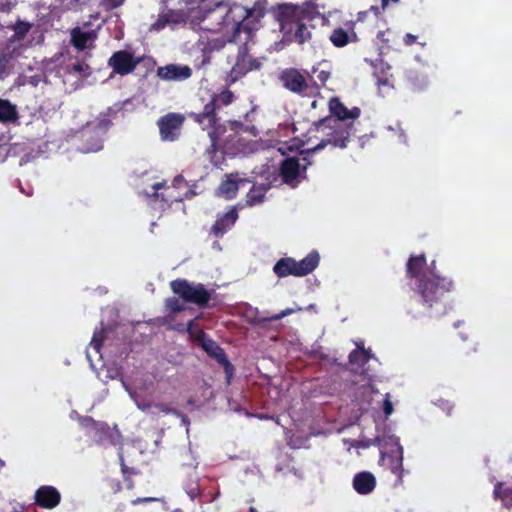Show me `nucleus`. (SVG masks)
I'll return each mask as SVG.
<instances>
[{
	"label": "nucleus",
	"instance_id": "nucleus-42",
	"mask_svg": "<svg viewBox=\"0 0 512 512\" xmlns=\"http://www.w3.org/2000/svg\"><path fill=\"white\" fill-rule=\"evenodd\" d=\"M377 85L380 94H382L385 90H389L393 87L388 78L379 79L377 81Z\"/></svg>",
	"mask_w": 512,
	"mask_h": 512
},
{
	"label": "nucleus",
	"instance_id": "nucleus-8",
	"mask_svg": "<svg viewBox=\"0 0 512 512\" xmlns=\"http://www.w3.org/2000/svg\"><path fill=\"white\" fill-rule=\"evenodd\" d=\"M280 79L283 86L294 93L311 96L318 92V84L306 80L296 69L283 71Z\"/></svg>",
	"mask_w": 512,
	"mask_h": 512
},
{
	"label": "nucleus",
	"instance_id": "nucleus-41",
	"mask_svg": "<svg viewBox=\"0 0 512 512\" xmlns=\"http://www.w3.org/2000/svg\"><path fill=\"white\" fill-rule=\"evenodd\" d=\"M166 306L174 312L181 311L183 309V306L180 304L178 299L170 298L166 301Z\"/></svg>",
	"mask_w": 512,
	"mask_h": 512
},
{
	"label": "nucleus",
	"instance_id": "nucleus-10",
	"mask_svg": "<svg viewBox=\"0 0 512 512\" xmlns=\"http://www.w3.org/2000/svg\"><path fill=\"white\" fill-rule=\"evenodd\" d=\"M121 383L139 410L151 414H156L155 410L164 414H178V411L172 409L167 403H152L151 401L142 398L141 395L130 387L123 379H121Z\"/></svg>",
	"mask_w": 512,
	"mask_h": 512
},
{
	"label": "nucleus",
	"instance_id": "nucleus-5",
	"mask_svg": "<svg viewBox=\"0 0 512 512\" xmlns=\"http://www.w3.org/2000/svg\"><path fill=\"white\" fill-rule=\"evenodd\" d=\"M170 285L172 291L186 302L203 306L207 304L211 298V293L200 283L177 279L172 281Z\"/></svg>",
	"mask_w": 512,
	"mask_h": 512
},
{
	"label": "nucleus",
	"instance_id": "nucleus-37",
	"mask_svg": "<svg viewBox=\"0 0 512 512\" xmlns=\"http://www.w3.org/2000/svg\"><path fill=\"white\" fill-rule=\"evenodd\" d=\"M80 0H56L55 6L62 10H77L80 7Z\"/></svg>",
	"mask_w": 512,
	"mask_h": 512
},
{
	"label": "nucleus",
	"instance_id": "nucleus-26",
	"mask_svg": "<svg viewBox=\"0 0 512 512\" xmlns=\"http://www.w3.org/2000/svg\"><path fill=\"white\" fill-rule=\"evenodd\" d=\"M96 429L100 432V442H108L112 445L121 444V434L116 428H110L104 423H98L96 424Z\"/></svg>",
	"mask_w": 512,
	"mask_h": 512
},
{
	"label": "nucleus",
	"instance_id": "nucleus-58",
	"mask_svg": "<svg viewBox=\"0 0 512 512\" xmlns=\"http://www.w3.org/2000/svg\"><path fill=\"white\" fill-rule=\"evenodd\" d=\"M173 512H183V511H182V510H180V509H176V510H174Z\"/></svg>",
	"mask_w": 512,
	"mask_h": 512
},
{
	"label": "nucleus",
	"instance_id": "nucleus-22",
	"mask_svg": "<svg viewBox=\"0 0 512 512\" xmlns=\"http://www.w3.org/2000/svg\"><path fill=\"white\" fill-rule=\"evenodd\" d=\"M237 218V210L235 208L230 209L227 213L216 220L215 224L212 226V232L216 236H222L235 224Z\"/></svg>",
	"mask_w": 512,
	"mask_h": 512
},
{
	"label": "nucleus",
	"instance_id": "nucleus-19",
	"mask_svg": "<svg viewBox=\"0 0 512 512\" xmlns=\"http://www.w3.org/2000/svg\"><path fill=\"white\" fill-rule=\"evenodd\" d=\"M355 22H349V30H345L341 27L336 28L332 31L329 36L331 43L338 48L344 47L349 43H355L358 41L356 32L354 31Z\"/></svg>",
	"mask_w": 512,
	"mask_h": 512
},
{
	"label": "nucleus",
	"instance_id": "nucleus-51",
	"mask_svg": "<svg viewBox=\"0 0 512 512\" xmlns=\"http://www.w3.org/2000/svg\"><path fill=\"white\" fill-rule=\"evenodd\" d=\"M400 0H381V7H382V10H385L386 7L388 6V4L390 2L394 3V4H397L399 3Z\"/></svg>",
	"mask_w": 512,
	"mask_h": 512
},
{
	"label": "nucleus",
	"instance_id": "nucleus-20",
	"mask_svg": "<svg viewBox=\"0 0 512 512\" xmlns=\"http://www.w3.org/2000/svg\"><path fill=\"white\" fill-rule=\"evenodd\" d=\"M352 485L358 494L368 495L372 493L376 487V478L371 472L362 471L355 474Z\"/></svg>",
	"mask_w": 512,
	"mask_h": 512
},
{
	"label": "nucleus",
	"instance_id": "nucleus-55",
	"mask_svg": "<svg viewBox=\"0 0 512 512\" xmlns=\"http://www.w3.org/2000/svg\"><path fill=\"white\" fill-rule=\"evenodd\" d=\"M279 151H280L282 154H284V153H285V147H280V148H279Z\"/></svg>",
	"mask_w": 512,
	"mask_h": 512
},
{
	"label": "nucleus",
	"instance_id": "nucleus-40",
	"mask_svg": "<svg viewBox=\"0 0 512 512\" xmlns=\"http://www.w3.org/2000/svg\"><path fill=\"white\" fill-rule=\"evenodd\" d=\"M298 310H301V308L300 307H298L296 309H294V308H287V309L281 311L280 313L275 314V315L267 318V320H269V321L280 320V319H282V318H284V317H286V316H288V315H290V314H292V313H294L295 311H298Z\"/></svg>",
	"mask_w": 512,
	"mask_h": 512
},
{
	"label": "nucleus",
	"instance_id": "nucleus-21",
	"mask_svg": "<svg viewBox=\"0 0 512 512\" xmlns=\"http://www.w3.org/2000/svg\"><path fill=\"white\" fill-rule=\"evenodd\" d=\"M31 28V24L24 21H18L14 26V35L10 39L6 51L12 52L14 47L16 48V51H21V54L23 53L25 47L21 43L26 34L29 32Z\"/></svg>",
	"mask_w": 512,
	"mask_h": 512
},
{
	"label": "nucleus",
	"instance_id": "nucleus-36",
	"mask_svg": "<svg viewBox=\"0 0 512 512\" xmlns=\"http://www.w3.org/2000/svg\"><path fill=\"white\" fill-rule=\"evenodd\" d=\"M309 75L311 77V80H309L310 82H315L317 84V81H319L324 85L330 77V72L327 70H320L318 67H313Z\"/></svg>",
	"mask_w": 512,
	"mask_h": 512
},
{
	"label": "nucleus",
	"instance_id": "nucleus-11",
	"mask_svg": "<svg viewBox=\"0 0 512 512\" xmlns=\"http://www.w3.org/2000/svg\"><path fill=\"white\" fill-rule=\"evenodd\" d=\"M140 63V58H136L131 52L120 50L109 58L108 65L113 72L119 75H127L134 71Z\"/></svg>",
	"mask_w": 512,
	"mask_h": 512
},
{
	"label": "nucleus",
	"instance_id": "nucleus-2",
	"mask_svg": "<svg viewBox=\"0 0 512 512\" xmlns=\"http://www.w3.org/2000/svg\"><path fill=\"white\" fill-rule=\"evenodd\" d=\"M316 18H321L323 25L329 23V19L321 14L318 6L311 1H306L302 5L283 4L279 6L277 12L281 31L287 35L289 40L297 41L300 44L310 38V31L305 22Z\"/></svg>",
	"mask_w": 512,
	"mask_h": 512
},
{
	"label": "nucleus",
	"instance_id": "nucleus-38",
	"mask_svg": "<svg viewBox=\"0 0 512 512\" xmlns=\"http://www.w3.org/2000/svg\"><path fill=\"white\" fill-rule=\"evenodd\" d=\"M173 187H175L177 190H181L182 192H186L187 193V198L188 197H191L192 195H194V193L191 192V190L188 188V185L185 181V179L183 178L182 175H178L174 178L173 180V183L172 185Z\"/></svg>",
	"mask_w": 512,
	"mask_h": 512
},
{
	"label": "nucleus",
	"instance_id": "nucleus-32",
	"mask_svg": "<svg viewBox=\"0 0 512 512\" xmlns=\"http://www.w3.org/2000/svg\"><path fill=\"white\" fill-rule=\"evenodd\" d=\"M426 264V258L424 255L411 257L407 263V273L411 277H417L420 270Z\"/></svg>",
	"mask_w": 512,
	"mask_h": 512
},
{
	"label": "nucleus",
	"instance_id": "nucleus-12",
	"mask_svg": "<svg viewBox=\"0 0 512 512\" xmlns=\"http://www.w3.org/2000/svg\"><path fill=\"white\" fill-rule=\"evenodd\" d=\"M145 193L152 200L157 201L161 198V201L167 204L174 201H182L184 198H187L186 192L177 190L173 186H165V184L161 182H157L152 185V193H149L148 191H145Z\"/></svg>",
	"mask_w": 512,
	"mask_h": 512
},
{
	"label": "nucleus",
	"instance_id": "nucleus-39",
	"mask_svg": "<svg viewBox=\"0 0 512 512\" xmlns=\"http://www.w3.org/2000/svg\"><path fill=\"white\" fill-rule=\"evenodd\" d=\"M168 24L165 12L159 14L157 20L150 26L151 32H159L163 30Z\"/></svg>",
	"mask_w": 512,
	"mask_h": 512
},
{
	"label": "nucleus",
	"instance_id": "nucleus-6",
	"mask_svg": "<svg viewBox=\"0 0 512 512\" xmlns=\"http://www.w3.org/2000/svg\"><path fill=\"white\" fill-rule=\"evenodd\" d=\"M376 441L380 446L386 447L390 445L395 448V450L391 449V454L382 451L381 459L401 481L403 477V448L400 445L399 438L395 435L377 436Z\"/></svg>",
	"mask_w": 512,
	"mask_h": 512
},
{
	"label": "nucleus",
	"instance_id": "nucleus-28",
	"mask_svg": "<svg viewBox=\"0 0 512 512\" xmlns=\"http://www.w3.org/2000/svg\"><path fill=\"white\" fill-rule=\"evenodd\" d=\"M18 119V112L15 105L0 98V122H15Z\"/></svg>",
	"mask_w": 512,
	"mask_h": 512
},
{
	"label": "nucleus",
	"instance_id": "nucleus-44",
	"mask_svg": "<svg viewBox=\"0 0 512 512\" xmlns=\"http://www.w3.org/2000/svg\"><path fill=\"white\" fill-rule=\"evenodd\" d=\"M186 493L190 497L191 500H194L199 495L198 485L195 484L192 487L187 488Z\"/></svg>",
	"mask_w": 512,
	"mask_h": 512
},
{
	"label": "nucleus",
	"instance_id": "nucleus-3",
	"mask_svg": "<svg viewBox=\"0 0 512 512\" xmlns=\"http://www.w3.org/2000/svg\"><path fill=\"white\" fill-rule=\"evenodd\" d=\"M329 109L335 119H325L320 124V128L331 129V132L327 134V138L322 139L316 146L308 148L307 151L316 152L329 144L335 147L345 148L347 146L348 139L351 134L352 125L343 123L344 120L356 119L360 116V109L354 107L348 110L338 98H332L329 101Z\"/></svg>",
	"mask_w": 512,
	"mask_h": 512
},
{
	"label": "nucleus",
	"instance_id": "nucleus-35",
	"mask_svg": "<svg viewBox=\"0 0 512 512\" xmlns=\"http://www.w3.org/2000/svg\"><path fill=\"white\" fill-rule=\"evenodd\" d=\"M102 340H103V330L101 329L99 331H95L93 334L92 340L89 344V349L86 352L87 358L90 361V363H92L90 349H93L96 353H99ZM91 366H93V364H91Z\"/></svg>",
	"mask_w": 512,
	"mask_h": 512
},
{
	"label": "nucleus",
	"instance_id": "nucleus-47",
	"mask_svg": "<svg viewBox=\"0 0 512 512\" xmlns=\"http://www.w3.org/2000/svg\"><path fill=\"white\" fill-rule=\"evenodd\" d=\"M71 69L74 72L81 73L86 71L88 66L86 64H74Z\"/></svg>",
	"mask_w": 512,
	"mask_h": 512
},
{
	"label": "nucleus",
	"instance_id": "nucleus-18",
	"mask_svg": "<svg viewBox=\"0 0 512 512\" xmlns=\"http://www.w3.org/2000/svg\"><path fill=\"white\" fill-rule=\"evenodd\" d=\"M201 343L203 349L222 364L228 377H231L233 373V366L227 359L224 350L216 342L205 337L201 338Z\"/></svg>",
	"mask_w": 512,
	"mask_h": 512
},
{
	"label": "nucleus",
	"instance_id": "nucleus-56",
	"mask_svg": "<svg viewBox=\"0 0 512 512\" xmlns=\"http://www.w3.org/2000/svg\"><path fill=\"white\" fill-rule=\"evenodd\" d=\"M400 137L403 138V141H405V135L401 132Z\"/></svg>",
	"mask_w": 512,
	"mask_h": 512
},
{
	"label": "nucleus",
	"instance_id": "nucleus-31",
	"mask_svg": "<svg viewBox=\"0 0 512 512\" xmlns=\"http://www.w3.org/2000/svg\"><path fill=\"white\" fill-rule=\"evenodd\" d=\"M372 358L370 350H366L357 344V349L352 351L349 355V362L351 364H365Z\"/></svg>",
	"mask_w": 512,
	"mask_h": 512
},
{
	"label": "nucleus",
	"instance_id": "nucleus-14",
	"mask_svg": "<svg viewBox=\"0 0 512 512\" xmlns=\"http://www.w3.org/2000/svg\"><path fill=\"white\" fill-rule=\"evenodd\" d=\"M421 295L425 302H432L452 288V281L446 278H436L420 285Z\"/></svg>",
	"mask_w": 512,
	"mask_h": 512
},
{
	"label": "nucleus",
	"instance_id": "nucleus-1",
	"mask_svg": "<svg viewBox=\"0 0 512 512\" xmlns=\"http://www.w3.org/2000/svg\"><path fill=\"white\" fill-rule=\"evenodd\" d=\"M185 9L165 12L169 25L184 24L193 30H200L198 47L204 53L203 64L208 62L207 53L223 48L227 43L237 41L242 34L247 42L251 36L245 21L251 11L239 4L212 0H184Z\"/></svg>",
	"mask_w": 512,
	"mask_h": 512
},
{
	"label": "nucleus",
	"instance_id": "nucleus-43",
	"mask_svg": "<svg viewBox=\"0 0 512 512\" xmlns=\"http://www.w3.org/2000/svg\"><path fill=\"white\" fill-rule=\"evenodd\" d=\"M383 410H384V413L386 414V416L391 415L393 412V405L390 400V395L388 393L385 395V399H384V403H383Z\"/></svg>",
	"mask_w": 512,
	"mask_h": 512
},
{
	"label": "nucleus",
	"instance_id": "nucleus-25",
	"mask_svg": "<svg viewBox=\"0 0 512 512\" xmlns=\"http://www.w3.org/2000/svg\"><path fill=\"white\" fill-rule=\"evenodd\" d=\"M243 181L239 179L238 174H231L218 188V195L225 199H232L236 196L239 184Z\"/></svg>",
	"mask_w": 512,
	"mask_h": 512
},
{
	"label": "nucleus",
	"instance_id": "nucleus-59",
	"mask_svg": "<svg viewBox=\"0 0 512 512\" xmlns=\"http://www.w3.org/2000/svg\"><path fill=\"white\" fill-rule=\"evenodd\" d=\"M250 512H254V508L253 507L250 508Z\"/></svg>",
	"mask_w": 512,
	"mask_h": 512
},
{
	"label": "nucleus",
	"instance_id": "nucleus-30",
	"mask_svg": "<svg viewBox=\"0 0 512 512\" xmlns=\"http://www.w3.org/2000/svg\"><path fill=\"white\" fill-rule=\"evenodd\" d=\"M21 55V51H16V48L12 52L4 51L0 56V80L8 76L10 70V61L13 58H17Z\"/></svg>",
	"mask_w": 512,
	"mask_h": 512
},
{
	"label": "nucleus",
	"instance_id": "nucleus-49",
	"mask_svg": "<svg viewBox=\"0 0 512 512\" xmlns=\"http://www.w3.org/2000/svg\"><path fill=\"white\" fill-rule=\"evenodd\" d=\"M157 498H152V497H147V498H137L135 500L132 501V503L134 505H137V504H140V503H144V502H151V501H156Z\"/></svg>",
	"mask_w": 512,
	"mask_h": 512
},
{
	"label": "nucleus",
	"instance_id": "nucleus-23",
	"mask_svg": "<svg viewBox=\"0 0 512 512\" xmlns=\"http://www.w3.org/2000/svg\"><path fill=\"white\" fill-rule=\"evenodd\" d=\"M253 68L252 63L249 59V56L246 53L245 49H239V53L237 56V61L233 68L231 69L230 77L232 81H235L241 75L250 71Z\"/></svg>",
	"mask_w": 512,
	"mask_h": 512
},
{
	"label": "nucleus",
	"instance_id": "nucleus-46",
	"mask_svg": "<svg viewBox=\"0 0 512 512\" xmlns=\"http://www.w3.org/2000/svg\"><path fill=\"white\" fill-rule=\"evenodd\" d=\"M104 3L110 8L121 6L125 0H103Z\"/></svg>",
	"mask_w": 512,
	"mask_h": 512
},
{
	"label": "nucleus",
	"instance_id": "nucleus-53",
	"mask_svg": "<svg viewBox=\"0 0 512 512\" xmlns=\"http://www.w3.org/2000/svg\"><path fill=\"white\" fill-rule=\"evenodd\" d=\"M369 11L373 12L376 16L380 14V9L377 6H371Z\"/></svg>",
	"mask_w": 512,
	"mask_h": 512
},
{
	"label": "nucleus",
	"instance_id": "nucleus-13",
	"mask_svg": "<svg viewBox=\"0 0 512 512\" xmlns=\"http://www.w3.org/2000/svg\"><path fill=\"white\" fill-rule=\"evenodd\" d=\"M302 162L294 157H288L283 160L281 165V175L284 182L293 184L294 181L298 180L305 172L310 162L307 161L306 157L302 158Z\"/></svg>",
	"mask_w": 512,
	"mask_h": 512
},
{
	"label": "nucleus",
	"instance_id": "nucleus-54",
	"mask_svg": "<svg viewBox=\"0 0 512 512\" xmlns=\"http://www.w3.org/2000/svg\"><path fill=\"white\" fill-rule=\"evenodd\" d=\"M304 146V143L301 142V144H297L295 145L296 149L300 150L301 149V153H304V149H302V147Z\"/></svg>",
	"mask_w": 512,
	"mask_h": 512
},
{
	"label": "nucleus",
	"instance_id": "nucleus-27",
	"mask_svg": "<svg viewBox=\"0 0 512 512\" xmlns=\"http://www.w3.org/2000/svg\"><path fill=\"white\" fill-rule=\"evenodd\" d=\"M296 270L293 258L280 259L273 267V271L278 277L296 276Z\"/></svg>",
	"mask_w": 512,
	"mask_h": 512
},
{
	"label": "nucleus",
	"instance_id": "nucleus-33",
	"mask_svg": "<svg viewBox=\"0 0 512 512\" xmlns=\"http://www.w3.org/2000/svg\"><path fill=\"white\" fill-rule=\"evenodd\" d=\"M265 187H256L254 186L247 195V202L250 205H256L263 201L265 193H266Z\"/></svg>",
	"mask_w": 512,
	"mask_h": 512
},
{
	"label": "nucleus",
	"instance_id": "nucleus-9",
	"mask_svg": "<svg viewBox=\"0 0 512 512\" xmlns=\"http://www.w3.org/2000/svg\"><path fill=\"white\" fill-rule=\"evenodd\" d=\"M185 117L179 113H168L158 120L160 137L172 142L179 138Z\"/></svg>",
	"mask_w": 512,
	"mask_h": 512
},
{
	"label": "nucleus",
	"instance_id": "nucleus-57",
	"mask_svg": "<svg viewBox=\"0 0 512 512\" xmlns=\"http://www.w3.org/2000/svg\"><path fill=\"white\" fill-rule=\"evenodd\" d=\"M5 465L4 461L0 459V467H3Z\"/></svg>",
	"mask_w": 512,
	"mask_h": 512
},
{
	"label": "nucleus",
	"instance_id": "nucleus-50",
	"mask_svg": "<svg viewBox=\"0 0 512 512\" xmlns=\"http://www.w3.org/2000/svg\"><path fill=\"white\" fill-rule=\"evenodd\" d=\"M177 416H179L181 418V421H182V424L186 427V430L187 432L189 431V424H190V421L189 419L187 418V416L185 415H182L178 412V414H176Z\"/></svg>",
	"mask_w": 512,
	"mask_h": 512
},
{
	"label": "nucleus",
	"instance_id": "nucleus-48",
	"mask_svg": "<svg viewBox=\"0 0 512 512\" xmlns=\"http://www.w3.org/2000/svg\"><path fill=\"white\" fill-rule=\"evenodd\" d=\"M415 40H416V36L413 34H410V33L406 34L404 37V43L406 45H412L415 42Z\"/></svg>",
	"mask_w": 512,
	"mask_h": 512
},
{
	"label": "nucleus",
	"instance_id": "nucleus-7",
	"mask_svg": "<svg viewBox=\"0 0 512 512\" xmlns=\"http://www.w3.org/2000/svg\"><path fill=\"white\" fill-rule=\"evenodd\" d=\"M111 122L106 118H99L89 123L81 132V138L85 145L81 148L84 153L97 152L103 147V137L108 131Z\"/></svg>",
	"mask_w": 512,
	"mask_h": 512
},
{
	"label": "nucleus",
	"instance_id": "nucleus-16",
	"mask_svg": "<svg viewBox=\"0 0 512 512\" xmlns=\"http://www.w3.org/2000/svg\"><path fill=\"white\" fill-rule=\"evenodd\" d=\"M34 499L38 506L53 509L60 503L61 495L55 487L44 485L36 490Z\"/></svg>",
	"mask_w": 512,
	"mask_h": 512
},
{
	"label": "nucleus",
	"instance_id": "nucleus-24",
	"mask_svg": "<svg viewBox=\"0 0 512 512\" xmlns=\"http://www.w3.org/2000/svg\"><path fill=\"white\" fill-rule=\"evenodd\" d=\"M319 263V254L317 252L309 253L300 261H295L296 276L301 277L311 273Z\"/></svg>",
	"mask_w": 512,
	"mask_h": 512
},
{
	"label": "nucleus",
	"instance_id": "nucleus-52",
	"mask_svg": "<svg viewBox=\"0 0 512 512\" xmlns=\"http://www.w3.org/2000/svg\"><path fill=\"white\" fill-rule=\"evenodd\" d=\"M368 14V11H361L357 14V18H356V21L357 22H362L364 21L365 17L367 16Z\"/></svg>",
	"mask_w": 512,
	"mask_h": 512
},
{
	"label": "nucleus",
	"instance_id": "nucleus-45",
	"mask_svg": "<svg viewBox=\"0 0 512 512\" xmlns=\"http://www.w3.org/2000/svg\"><path fill=\"white\" fill-rule=\"evenodd\" d=\"M121 375L120 369L117 367L107 368V377L110 379L118 378Z\"/></svg>",
	"mask_w": 512,
	"mask_h": 512
},
{
	"label": "nucleus",
	"instance_id": "nucleus-15",
	"mask_svg": "<svg viewBox=\"0 0 512 512\" xmlns=\"http://www.w3.org/2000/svg\"><path fill=\"white\" fill-rule=\"evenodd\" d=\"M100 28V24L97 25V29H91L84 25L83 27H76L71 31V42L77 50L91 49L93 43L97 38V30Z\"/></svg>",
	"mask_w": 512,
	"mask_h": 512
},
{
	"label": "nucleus",
	"instance_id": "nucleus-29",
	"mask_svg": "<svg viewBox=\"0 0 512 512\" xmlns=\"http://www.w3.org/2000/svg\"><path fill=\"white\" fill-rule=\"evenodd\" d=\"M233 100L234 94L230 90L224 89L221 92L214 94L208 104H213V108L217 110L223 106L231 104Z\"/></svg>",
	"mask_w": 512,
	"mask_h": 512
},
{
	"label": "nucleus",
	"instance_id": "nucleus-34",
	"mask_svg": "<svg viewBox=\"0 0 512 512\" xmlns=\"http://www.w3.org/2000/svg\"><path fill=\"white\" fill-rule=\"evenodd\" d=\"M494 496L500 499L505 506H512V489L502 490V484H498L494 489Z\"/></svg>",
	"mask_w": 512,
	"mask_h": 512
},
{
	"label": "nucleus",
	"instance_id": "nucleus-4",
	"mask_svg": "<svg viewBox=\"0 0 512 512\" xmlns=\"http://www.w3.org/2000/svg\"><path fill=\"white\" fill-rule=\"evenodd\" d=\"M196 123L200 125L202 130L207 131L208 136L211 140V147L216 148L220 137L225 133L226 127L221 123L220 118L217 116L216 109L213 108V104H205L203 111L199 113H190Z\"/></svg>",
	"mask_w": 512,
	"mask_h": 512
},
{
	"label": "nucleus",
	"instance_id": "nucleus-17",
	"mask_svg": "<svg viewBox=\"0 0 512 512\" xmlns=\"http://www.w3.org/2000/svg\"><path fill=\"white\" fill-rule=\"evenodd\" d=\"M192 72L189 66L169 64L159 67L157 75L166 81H181L186 80L191 76Z\"/></svg>",
	"mask_w": 512,
	"mask_h": 512
}]
</instances>
